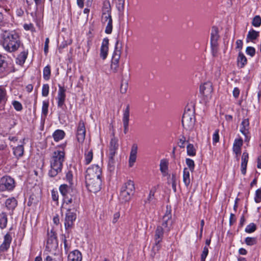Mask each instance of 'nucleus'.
Listing matches in <instances>:
<instances>
[{
	"mask_svg": "<svg viewBox=\"0 0 261 261\" xmlns=\"http://www.w3.org/2000/svg\"><path fill=\"white\" fill-rule=\"evenodd\" d=\"M65 154L63 150H55L53 153L50 160V169L48 172L50 177H55L61 172L63 163L65 161Z\"/></svg>",
	"mask_w": 261,
	"mask_h": 261,
	"instance_id": "f257e3e1",
	"label": "nucleus"
},
{
	"mask_svg": "<svg viewBox=\"0 0 261 261\" xmlns=\"http://www.w3.org/2000/svg\"><path fill=\"white\" fill-rule=\"evenodd\" d=\"M3 39L2 44L7 51H15L20 46L21 41L19 36L15 31H5L3 33Z\"/></svg>",
	"mask_w": 261,
	"mask_h": 261,
	"instance_id": "f03ea898",
	"label": "nucleus"
},
{
	"mask_svg": "<svg viewBox=\"0 0 261 261\" xmlns=\"http://www.w3.org/2000/svg\"><path fill=\"white\" fill-rule=\"evenodd\" d=\"M173 220L172 219L171 210L167 207V210L163 217L161 225L157 226L156 230L161 228L162 231V236H163L164 233H168L172 226Z\"/></svg>",
	"mask_w": 261,
	"mask_h": 261,
	"instance_id": "7ed1b4c3",
	"label": "nucleus"
},
{
	"mask_svg": "<svg viewBox=\"0 0 261 261\" xmlns=\"http://www.w3.org/2000/svg\"><path fill=\"white\" fill-rule=\"evenodd\" d=\"M119 45V41L117 39L115 43V50L113 54L111 64V70L114 73H116L119 70V63L121 56V45Z\"/></svg>",
	"mask_w": 261,
	"mask_h": 261,
	"instance_id": "20e7f679",
	"label": "nucleus"
},
{
	"mask_svg": "<svg viewBox=\"0 0 261 261\" xmlns=\"http://www.w3.org/2000/svg\"><path fill=\"white\" fill-rule=\"evenodd\" d=\"M195 122V119L194 112L190 109L186 111L182 118L183 127L187 130H191L193 128Z\"/></svg>",
	"mask_w": 261,
	"mask_h": 261,
	"instance_id": "39448f33",
	"label": "nucleus"
},
{
	"mask_svg": "<svg viewBox=\"0 0 261 261\" xmlns=\"http://www.w3.org/2000/svg\"><path fill=\"white\" fill-rule=\"evenodd\" d=\"M73 206V208H71L69 206L67 208V211L65 215L64 222L65 227L66 230L71 229L73 227L74 222L76 219V210L74 204Z\"/></svg>",
	"mask_w": 261,
	"mask_h": 261,
	"instance_id": "423d86ee",
	"label": "nucleus"
},
{
	"mask_svg": "<svg viewBox=\"0 0 261 261\" xmlns=\"http://www.w3.org/2000/svg\"><path fill=\"white\" fill-rule=\"evenodd\" d=\"M15 186L14 179L9 176H4L0 179V191H11Z\"/></svg>",
	"mask_w": 261,
	"mask_h": 261,
	"instance_id": "0eeeda50",
	"label": "nucleus"
},
{
	"mask_svg": "<svg viewBox=\"0 0 261 261\" xmlns=\"http://www.w3.org/2000/svg\"><path fill=\"white\" fill-rule=\"evenodd\" d=\"M101 169L96 165H93L89 167L86 172L85 180H89L90 179L100 178Z\"/></svg>",
	"mask_w": 261,
	"mask_h": 261,
	"instance_id": "6e6552de",
	"label": "nucleus"
},
{
	"mask_svg": "<svg viewBox=\"0 0 261 261\" xmlns=\"http://www.w3.org/2000/svg\"><path fill=\"white\" fill-rule=\"evenodd\" d=\"M86 185L88 190L93 193H96L101 189V178L90 179L89 180H86Z\"/></svg>",
	"mask_w": 261,
	"mask_h": 261,
	"instance_id": "1a4fd4ad",
	"label": "nucleus"
},
{
	"mask_svg": "<svg viewBox=\"0 0 261 261\" xmlns=\"http://www.w3.org/2000/svg\"><path fill=\"white\" fill-rule=\"evenodd\" d=\"M163 236H162V231L161 228L155 230L154 234V244L152 246L151 255L154 256L156 253L161 249V245L160 244L162 241Z\"/></svg>",
	"mask_w": 261,
	"mask_h": 261,
	"instance_id": "9d476101",
	"label": "nucleus"
},
{
	"mask_svg": "<svg viewBox=\"0 0 261 261\" xmlns=\"http://www.w3.org/2000/svg\"><path fill=\"white\" fill-rule=\"evenodd\" d=\"M86 128L83 120H81L76 129V138L79 142H83L85 138Z\"/></svg>",
	"mask_w": 261,
	"mask_h": 261,
	"instance_id": "9b49d317",
	"label": "nucleus"
},
{
	"mask_svg": "<svg viewBox=\"0 0 261 261\" xmlns=\"http://www.w3.org/2000/svg\"><path fill=\"white\" fill-rule=\"evenodd\" d=\"M66 89L59 85V90L57 97L58 107L62 108L65 104Z\"/></svg>",
	"mask_w": 261,
	"mask_h": 261,
	"instance_id": "f8f14e48",
	"label": "nucleus"
},
{
	"mask_svg": "<svg viewBox=\"0 0 261 261\" xmlns=\"http://www.w3.org/2000/svg\"><path fill=\"white\" fill-rule=\"evenodd\" d=\"M129 121V106L127 105L123 111L122 121L124 127V133L126 134L128 130Z\"/></svg>",
	"mask_w": 261,
	"mask_h": 261,
	"instance_id": "ddd939ff",
	"label": "nucleus"
},
{
	"mask_svg": "<svg viewBox=\"0 0 261 261\" xmlns=\"http://www.w3.org/2000/svg\"><path fill=\"white\" fill-rule=\"evenodd\" d=\"M249 126V122L248 119H246L243 120L241 124L240 132L245 136V141H248L250 139V137L248 136Z\"/></svg>",
	"mask_w": 261,
	"mask_h": 261,
	"instance_id": "4468645a",
	"label": "nucleus"
},
{
	"mask_svg": "<svg viewBox=\"0 0 261 261\" xmlns=\"http://www.w3.org/2000/svg\"><path fill=\"white\" fill-rule=\"evenodd\" d=\"M110 19H112L111 15V8L109 4L105 5L102 9V22L106 24Z\"/></svg>",
	"mask_w": 261,
	"mask_h": 261,
	"instance_id": "2eb2a0df",
	"label": "nucleus"
},
{
	"mask_svg": "<svg viewBox=\"0 0 261 261\" xmlns=\"http://www.w3.org/2000/svg\"><path fill=\"white\" fill-rule=\"evenodd\" d=\"M138 152V145L137 144H133L131 147L129 157V166L132 167L136 161L137 154Z\"/></svg>",
	"mask_w": 261,
	"mask_h": 261,
	"instance_id": "dca6fc26",
	"label": "nucleus"
},
{
	"mask_svg": "<svg viewBox=\"0 0 261 261\" xmlns=\"http://www.w3.org/2000/svg\"><path fill=\"white\" fill-rule=\"evenodd\" d=\"M109 50V39L107 38L103 39L100 47V57L105 60L108 56Z\"/></svg>",
	"mask_w": 261,
	"mask_h": 261,
	"instance_id": "f3484780",
	"label": "nucleus"
},
{
	"mask_svg": "<svg viewBox=\"0 0 261 261\" xmlns=\"http://www.w3.org/2000/svg\"><path fill=\"white\" fill-rule=\"evenodd\" d=\"M12 241V237L10 233H7L4 237L3 243L0 246V252H4L9 249Z\"/></svg>",
	"mask_w": 261,
	"mask_h": 261,
	"instance_id": "a211bd4d",
	"label": "nucleus"
},
{
	"mask_svg": "<svg viewBox=\"0 0 261 261\" xmlns=\"http://www.w3.org/2000/svg\"><path fill=\"white\" fill-rule=\"evenodd\" d=\"M219 38L218 35V29L216 27H213L211 32V44L213 49L217 46V40Z\"/></svg>",
	"mask_w": 261,
	"mask_h": 261,
	"instance_id": "6ab92c4d",
	"label": "nucleus"
},
{
	"mask_svg": "<svg viewBox=\"0 0 261 261\" xmlns=\"http://www.w3.org/2000/svg\"><path fill=\"white\" fill-rule=\"evenodd\" d=\"M243 143L242 139H236L233 145V151L236 154L238 160H239V156L241 153V147L243 145Z\"/></svg>",
	"mask_w": 261,
	"mask_h": 261,
	"instance_id": "aec40b11",
	"label": "nucleus"
},
{
	"mask_svg": "<svg viewBox=\"0 0 261 261\" xmlns=\"http://www.w3.org/2000/svg\"><path fill=\"white\" fill-rule=\"evenodd\" d=\"M9 71L8 63L5 58L0 55V77L6 75Z\"/></svg>",
	"mask_w": 261,
	"mask_h": 261,
	"instance_id": "412c9836",
	"label": "nucleus"
},
{
	"mask_svg": "<svg viewBox=\"0 0 261 261\" xmlns=\"http://www.w3.org/2000/svg\"><path fill=\"white\" fill-rule=\"evenodd\" d=\"M82 255L78 250H74L68 255V261H82Z\"/></svg>",
	"mask_w": 261,
	"mask_h": 261,
	"instance_id": "4be33fe9",
	"label": "nucleus"
},
{
	"mask_svg": "<svg viewBox=\"0 0 261 261\" xmlns=\"http://www.w3.org/2000/svg\"><path fill=\"white\" fill-rule=\"evenodd\" d=\"M121 189L130 193V194H134L135 188L133 181L131 180H127L121 188Z\"/></svg>",
	"mask_w": 261,
	"mask_h": 261,
	"instance_id": "5701e85b",
	"label": "nucleus"
},
{
	"mask_svg": "<svg viewBox=\"0 0 261 261\" xmlns=\"http://www.w3.org/2000/svg\"><path fill=\"white\" fill-rule=\"evenodd\" d=\"M259 35V32L256 31L253 29L250 30L247 35L246 41L247 42H255V40L258 38Z\"/></svg>",
	"mask_w": 261,
	"mask_h": 261,
	"instance_id": "b1692460",
	"label": "nucleus"
},
{
	"mask_svg": "<svg viewBox=\"0 0 261 261\" xmlns=\"http://www.w3.org/2000/svg\"><path fill=\"white\" fill-rule=\"evenodd\" d=\"M248 153L247 152H244L241 159V172L244 175L245 174L246 172V168L248 161Z\"/></svg>",
	"mask_w": 261,
	"mask_h": 261,
	"instance_id": "393cba45",
	"label": "nucleus"
},
{
	"mask_svg": "<svg viewBox=\"0 0 261 261\" xmlns=\"http://www.w3.org/2000/svg\"><path fill=\"white\" fill-rule=\"evenodd\" d=\"M200 91L205 96H208L212 92V84L210 83H205L200 86Z\"/></svg>",
	"mask_w": 261,
	"mask_h": 261,
	"instance_id": "a878e982",
	"label": "nucleus"
},
{
	"mask_svg": "<svg viewBox=\"0 0 261 261\" xmlns=\"http://www.w3.org/2000/svg\"><path fill=\"white\" fill-rule=\"evenodd\" d=\"M168 169V162L166 159H162L160 161V169L164 176L168 174L167 172Z\"/></svg>",
	"mask_w": 261,
	"mask_h": 261,
	"instance_id": "bb28decb",
	"label": "nucleus"
},
{
	"mask_svg": "<svg viewBox=\"0 0 261 261\" xmlns=\"http://www.w3.org/2000/svg\"><path fill=\"white\" fill-rule=\"evenodd\" d=\"M5 205L8 210L13 212L17 205V202L14 198H11L6 200Z\"/></svg>",
	"mask_w": 261,
	"mask_h": 261,
	"instance_id": "cd10ccee",
	"label": "nucleus"
},
{
	"mask_svg": "<svg viewBox=\"0 0 261 261\" xmlns=\"http://www.w3.org/2000/svg\"><path fill=\"white\" fill-rule=\"evenodd\" d=\"M238 65L240 68H243L247 63V60L245 55L242 53L239 52L237 59Z\"/></svg>",
	"mask_w": 261,
	"mask_h": 261,
	"instance_id": "c85d7f7f",
	"label": "nucleus"
},
{
	"mask_svg": "<svg viewBox=\"0 0 261 261\" xmlns=\"http://www.w3.org/2000/svg\"><path fill=\"white\" fill-rule=\"evenodd\" d=\"M134 194H130V193L127 191L121 189L120 193L119 195V198L120 200L122 201V202H126L130 199L131 197Z\"/></svg>",
	"mask_w": 261,
	"mask_h": 261,
	"instance_id": "c756f323",
	"label": "nucleus"
},
{
	"mask_svg": "<svg viewBox=\"0 0 261 261\" xmlns=\"http://www.w3.org/2000/svg\"><path fill=\"white\" fill-rule=\"evenodd\" d=\"M28 54V51H23L20 53L16 59V63L20 65L24 64Z\"/></svg>",
	"mask_w": 261,
	"mask_h": 261,
	"instance_id": "7c9ffc66",
	"label": "nucleus"
},
{
	"mask_svg": "<svg viewBox=\"0 0 261 261\" xmlns=\"http://www.w3.org/2000/svg\"><path fill=\"white\" fill-rule=\"evenodd\" d=\"M8 223V218L7 214L5 212H2L0 214V228L2 229L5 228L7 227Z\"/></svg>",
	"mask_w": 261,
	"mask_h": 261,
	"instance_id": "2f4dec72",
	"label": "nucleus"
},
{
	"mask_svg": "<svg viewBox=\"0 0 261 261\" xmlns=\"http://www.w3.org/2000/svg\"><path fill=\"white\" fill-rule=\"evenodd\" d=\"M65 135V133L63 130L57 129L54 133L53 137L55 141L58 142L63 139L64 138Z\"/></svg>",
	"mask_w": 261,
	"mask_h": 261,
	"instance_id": "473e14b6",
	"label": "nucleus"
},
{
	"mask_svg": "<svg viewBox=\"0 0 261 261\" xmlns=\"http://www.w3.org/2000/svg\"><path fill=\"white\" fill-rule=\"evenodd\" d=\"M13 150L14 155L18 159L21 157L23 154L24 148L22 145L14 147Z\"/></svg>",
	"mask_w": 261,
	"mask_h": 261,
	"instance_id": "72a5a7b5",
	"label": "nucleus"
},
{
	"mask_svg": "<svg viewBox=\"0 0 261 261\" xmlns=\"http://www.w3.org/2000/svg\"><path fill=\"white\" fill-rule=\"evenodd\" d=\"M183 181L187 187L190 184V172L186 168H184L183 171Z\"/></svg>",
	"mask_w": 261,
	"mask_h": 261,
	"instance_id": "f704fd0d",
	"label": "nucleus"
},
{
	"mask_svg": "<svg viewBox=\"0 0 261 261\" xmlns=\"http://www.w3.org/2000/svg\"><path fill=\"white\" fill-rule=\"evenodd\" d=\"M49 107V102L48 101H43L42 107L41 118L44 119L46 117L48 114V109Z\"/></svg>",
	"mask_w": 261,
	"mask_h": 261,
	"instance_id": "c9c22d12",
	"label": "nucleus"
},
{
	"mask_svg": "<svg viewBox=\"0 0 261 261\" xmlns=\"http://www.w3.org/2000/svg\"><path fill=\"white\" fill-rule=\"evenodd\" d=\"M93 159V151L92 149H87L85 152V161L86 164L88 165L91 163Z\"/></svg>",
	"mask_w": 261,
	"mask_h": 261,
	"instance_id": "e433bc0d",
	"label": "nucleus"
},
{
	"mask_svg": "<svg viewBox=\"0 0 261 261\" xmlns=\"http://www.w3.org/2000/svg\"><path fill=\"white\" fill-rule=\"evenodd\" d=\"M59 190L63 197L68 196V194L70 190V187L67 185H62L59 188Z\"/></svg>",
	"mask_w": 261,
	"mask_h": 261,
	"instance_id": "4c0bfd02",
	"label": "nucleus"
},
{
	"mask_svg": "<svg viewBox=\"0 0 261 261\" xmlns=\"http://www.w3.org/2000/svg\"><path fill=\"white\" fill-rule=\"evenodd\" d=\"M118 148V139L116 138L114 136H113V137L111 139L110 141L109 149L117 150Z\"/></svg>",
	"mask_w": 261,
	"mask_h": 261,
	"instance_id": "58836bf2",
	"label": "nucleus"
},
{
	"mask_svg": "<svg viewBox=\"0 0 261 261\" xmlns=\"http://www.w3.org/2000/svg\"><path fill=\"white\" fill-rule=\"evenodd\" d=\"M196 149L192 144H189L187 147V154L189 156H195L196 155Z\"/></svg>",
	"mask_w": 261,
	"mask_h": 261,
	"instance_id": "ea45409f",
	"label": "nucleus"
},
{
	"mask_svg": "<svg viewBox=\"0 0 261 261\" xmlns=\"http://www.w3.org/2000/svg\"><path fill=\"white\" fill-rule=\"evenodd\" d=\"M43 78L45 80H48L50 76V67L49 65H47L43 69Z\"/></svg>",
	"mask_w": 261,
	"mask_h": 261,
	"instance_id": "a19ab883",
	"label": "nucleus"
},
{
	"mask_svg": "<svg viewBox=\"0 0 261 261\" xmlns=\"http://www.w3.org/2000/svg\"><path fill=\"white\" fill-rule=\"evenodd\" d=\"M6 90L5 88L0 86V103L6 100Z\"/></svg>",
	"mask_w": 261,
	"mask_h": 261,
	"instance_id": "79ce46f5",
	"label": "nucleus"
},
{
	"mask_svg": "<svg viewBox=\"0 0 261 261\" xmlns=\"http://www.w3.org/2000/svg\"><path fill=\"white\" fill-rule=\"evenodd\" d=\"M252 24L255 27H259L261 25V17L259 15L255 16L253 18Z\"/></svg>",
	"mask_w": 261,
	"mask_h": 261,
	"instance_id": "37998d69",
	"label": "nucleus"
},
{
	"mask_svg": "<svg viewBox=\"0 0 261 261\" xmlns=\"http://www.w3.org/2000/svg\"><path fill=\"white\" fill-rule=\"evenodd\" d=\"M106 24L105 33L107 34H110L112 33L113 29L112 19H110L109 21L106 22Z\"/></svg>",
	"mask_w": 261,
	"mask_h": 261,
	"instance_id": "c03bdc74",
	"label": "nucleus"
},
{
	"mask_svg": "<svg viewBox=\"0 0 261 261\" xmlns=\"http://www.w3.org/2000/svg\"><path fill=\"white\" fill-rule=\"evenodd\" d=\"M186 163L188 167H189L190 170L191 172H193L194 170L195 164L193 160L187 158L186 160Z\"/></svg>",
	"mask_w": 261,
	"mask_h": 261,
	"instance_id": "a18cd8bd",
	"label": "nucleus"
},
{
	"mask_svg": "<svg viewBox=\"0 0 261 261\" xmlns=\"http://www.w3.org/2000/svg\"><path fill=\"white\" fill-rule=\"evenodd\" d=\"M256 225L254 223H252L246 226L245 228V231L247 233H252L254 232L256 230Z\"/></svg>",
	"mask_w": 261,
	"mask_h": 261,
	"instance_id": "49530a36",
	"label": "nucleus"
},
{
	"mask_svg": "<svg viewBox=\"0 0 261 261\" xmlns=\"http://www.w3.org/2000/svg\"><path fill=\"white\" fill-rule=\"evenodd\" d=\"M245 242L247 245L252 246L256 244V239L255 238L247 237Z\"/></svg>",
	"mask_w": 261,
	"mask_h": 261,
	"instance_id": "de8ad7c7",
	"label": "nucleus"
},
{
	"mask_svg": "<svg viewBox=\"0 0 261 261\" xmlns=\"http://www.w3.org/2000/svg\"><path fill=\"white\" fill-rule=\"evenodd\" d=\"M49 87L48 84H43L42 88V95L46 97L48 95Z\"/></svg>",
	"mask_w": 261,
	"mask_h": 261,
	"instance_id": "09e8293b",
	"label": "nucleus"
},
{
	"mask_svg": "<svg viewBox=\"0 0 261 261\" xmlns=\"http://www.w3.org/2000/svg\"><path fill=\"white\" fill-rule=\"evenodd\" d=\"M124 1H116V5L118 10L119 12H122L124 10Z\"/></svg>",
	"mask_w": 261,
	"mask_h": 261,
	"instance_id": "8fccbe9b",
	"label": "nucleus"
},
{
	"mask_svg": "<svg viewBox=\"0 0 261 261\" xmlns=\"http://www.w3.org/2000/svg\"><path fill=\"white\" fill-rule=\"evenodd\" d=\"M254 200L256 203H259L261 202V189H257L255 192Z\"/></svg>",
	"mask_w": 261,
	"mask_h": 261,
	"instance_id": "3c124183",
	"label": "nucleus"
},
{
	"mask_svg": "<svg viewBox=\"0 0 261 261\" xmlns=\"http://www.w3.org/2000/svg\"><path fill=\"white\" fill-rule=\"evenodd\" d=\"M246 53L248 55H249L252 57L255 55V49L253 47L248 46L246 49Z\"/></svg>",
	"mask_w": 261,
	"mask_h": 261,
	"instance_id": "603ef678",
	"label": "nucleus"
},
{
	"mask_svg": "<svg viewBox=\"0 0 261 261\" xmlns=\"http://www.w3.org/2000/svg\"><path fill=\"white\" fill-rule=\"evenodd\" d=\"M208 253V249L207 246H205L203 248V251L201 255V260L200 261H205V258Z\"/></svg>",
	"mask_w": 261,
	"mask_h": 261,
	"instance_id": "864d4df0",
	"label": "nucleus"
},
{
	"mask_svg": "<svg viewBox=\"0 0 261 261\" xmlns=\"http://www.w3.org/2000/svg\"><path fill=\"white\" fill-rule=\"evenodd\" d=\"M14 109L17 111H20L22 109V106L20 102L18 101H14L12 103Z\"/></svg>",
	"mask_w": 261,
	"mask_h": 261,
	"instance_id": "5fc2aeb1",
	"label": "nucleus"
},
{
	"mask_svg": "<svg viewBox=\"0 0 261 261\" xmlns=\"http://www.w3.org/2000/svg\"><path fill=\"white\" fill-rule=\"evenodd\" d=\"M219 129L215 130V133L213 135V143H216L219 142Z\"/></svg>",
	"mask_w": 261,
	"mask_h": 261,
	"instance_id": "6e6d98bb",
	"label": "nucleus"
},
{
	"mask_svg": "<svg viewBox=\"0 0 261 261\" xmlns=\"http://www.w3.org/2000/svg\"><path fill=\"white\" fill-rule=\"evenodd\" d=\"M23 28L26 31H31L32 32L35 31V28L34 27V25L30 23H25L23 25Z\"/></svg>",
	"mask_w": 261,
	"mask_h": 261,
	"instance_id": "4d7b16f0",
	"label": "nucleus"
},
{
	"mask_svg": "<svg viewBox=\"0 0 261 261\" xmlns=\"http://www.w3.org/2000/svg\"><path fill=\"white\" fill-rule=\"evenodd\" d=\"M73 174L71 171H68L66 175V180L70 184H72Z\"/></svg>",
	"mask_w": 261,
	"mask_h": 261,
	"instance_id": "13d9d810",
	"label": "nucleus"
},
{
	"mask_svg": "<svg viewBox=\"0 0 261 261\" xmlns=\"http://www.w3.org/2000/svg\"><path fill=\"white\" fill-rule=\"evenodd\" d=\"M115 159L109 158L108 166L110 170L113 171L114 169L115 166Z\"/></svg>",
	"mask_w": 261,
	"mask_h": 261,
	"instance_id": "bf43d9fd",
	"label": "nucleus"
},
{
	"mask_svg": "<svg viewBox=\"0 0 261 261\" xmlns=\"http://www.w3.org/2000/svg\"><path fill=\"white\" fill-rule=\"evenodd\" d=\"M128 88V84L127 83H122L120 87V92L121 93H125Z\"/></svg>",
	"mask_w": 261,
	"mask_h": 261,
	"instance_id": "052dcab7",
	"label": "nucleus"
},
{
	"mask_svg": "<svg viewBox=\"0 0 261 261\" xmlns=\"http://www.w3.org/2000/svg\"><path fill=\"white\" fill-rule=\"evenodd\" d=\"M64 204L65 206H67L69 204L72 203L73 202V199L72 198H69L68 196L64 197L63 198Z\"/></svg>",
	"mask_w": 261,
	"mask_h": 261,
	"instance_id": "680f3d73",
	"label": "nucleus"
},
{
	"mask_svg": "<svg viewBox=\"0 0 261 261\" xmlns=\"http://www.w3.org/2000/svg\"><path fill=\"white\" fill-rule=\"evenodd\" d=\"M64 246L65 251L67 253L70 249V245L68 243L67 241L65 238L64 239Z\"/></svg>",
	"mask_w": 261,
	"mask_h": 261,
	"instance_id": "e2e57ef3",
	"label": "nucleus"
},
{
	"mask_svg": "<svg viewBox=\"0 0 261 261\" xmlns=\"http://www.w3.org/2000/svg\"><path fill=\"white\" fill-rule=\"evenodd\" d=\"M155 191V189L154 190L151 189L150 190L149 194L147 199V201L150 202L153 199Z\"/></svg>",
	"mask_w": 261,
	"mask_h": 261,
	"instance_id": "0e129e2a",
	"label": "nucleus"
},
{
	"mask_svg": "<svg viewBox=\"0 0 261 261\" xmlns=\"http://www.w3.org/2000/svg\"><path fill=\"white\" fill-rule=\"evenodd\" d=\"M186 141V138L184 136H182V138L179 139V141L178 142L179 147L181 148H184Z\"/></svg>",
	"mask_w": 261,
	"mask_h": 261,
	"instance_id": "69168bd1",
	"label": "nucleus"
},
{
	"mask_svg": "<svg viewBox=\"0 0 261 261\" xmlns=\"http://www.w3.org/2000/svg\"><path fill=\"white\" fill-rule=\"evenodd\" d=\"M49 42V40L48 38H46L45 41V44H44V51L45 54H47V53L48 51V44Z\"/></svg>",
	"mask_w": 261,
	"mask_h": 261,
	"instance_id": "338daca9",
	"label": "nucleus"
},
{
	"mask_svg": "<svg viewBox=\"0 0 261 261\" xmlns=\"http://www.w3.org/2000/svg\"><path fill=\"white\" fill-rule=\"evenodd\" d=\"M51 197H52L53 200L58 201V192L53 190L51 192Z\"/></svg>",
	"mask_w": 261,
	"mask_h": 261,
	"instance_id": "774afa93",
	"label": "nucleus"
}]
</instances>
